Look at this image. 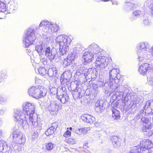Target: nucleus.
<instances>
[{
	"mask_svg": "<svg viewBox=\"0 0 153 153\" xmlns=\"http://www.w3.org/2000/svg\"><path fill=\"white\" fill-rule=\"evenodd\" d=\"M151 69L150 65L148 63H144L139 66L138 71L139 73L143 76L145 75Z\"/></svg>",
	"mask_w": 153,
	"mask_h": 153,
	"instance_id": "7",
	"label": "nucleus"
},
{
	"mask_svg": "<svg viewBox=\"0 0 153 153\" xmlns=\"http://www.w3.org/2000/svg\"><path fill=\"white\" fill-rule=\"evenodd\" d=\"M146 45L145 43L143 42L140 44V50H143L144 51H146Z\"/></svg>",
	"mask_w": 153,
	"mask_h": 153,
	"instance_id": "25",
	"label": "nucleus"
},
{
	"mask_svg": "<svg viewBox=\"0 0 153 153\" xmlns=\"http://www.w3.org/2000/svg\"><path fill=\"white\" fill-rule=\"evenodd\" d=\"M58 99L62 103H64L68 101V97L66 96L60 95Z\"/></svg>",
	"mask_w": 153,
	"mask_h": 153,
	"instance_id": "21",
	"label": "nucleus"
},
{
	"mask_svg": "<svg viewBox=\"0 0 153 153\" xmlns=\"http://www.w3.org/2000/svg\"><path fill=\"white\" fill-rule=\"evenodd\" d=\"M73 60L74 59L71 56H68L67 58L64 60V63L67 66H68L72 63Z\"/></svg>",
	"mask_w": 153,
	"mask_h": 153,
	"instance_id": "18",
	"label": "nucleus"
},
{
	"mask_svg": "<svg viewBox=\"0 0 153 153\" xmlns=\"http://www.w3.org/2000/svg\"><path fill=\"white\" fill-rule=\"evenodd\" d=\"M2 19V18L1 17H0V19Z\"/></svg>",
	"mask_w": 153,
	"mask_h": 153,
	"instance_id": "39",
	"label": "nucleus"
},
{
	"mask_svg": "<svg viewBox=\"0 0 153 153\" xmlns=\"http://www.w3.org/2000/svg\"><path fill=\"white\" fill-rule=\"evenodd\" d=\"M47 93V90L42 86H40L38 87L32 86L28 90V93L29 95L38 99L44 97Z\"/></svg>",
	"mask_w": 153,
	"mask_h": 153,
	"instance_id": "2",
	"label": "nucleus"
},
{
	"mask_svg": "<svg viewBox=\"0 0 153 153\" xmlns=\"http://www.w3.org/2000/svg\"><path fill=\"white\" fill-rule=\"evenodd\" d=\"M65 141L70 144H73L75 143L74 139L71 138H69L68 139H66Z\"/></svg>",
	"mask_w": 153,
	"mask_h": 153,
	"instance_id": "26",
	"label": "nucleus"
},
{
	"mask_svg": "<svg viewBox=\"0 0 153 153\" xmlns=\"http://www.w3.org/2000/svg\"><path fill=\"white\" fill-rule=\"evenodd\" d=\"M2 134V130H0V136Z\"/></svg>",
	"mask_w": 153,
	"mask_h": 153,
	"instance_id": "36",
	"label": "nucleus"
},
{
	"mask_svg": "<svg viewBox=\"0 0 153 153\" xmlns=\"http://www.w3.org/2000/svg\"><path fill=\"white\" fill-rule=\"evenodd\" d=\"M145 21H146V22H148V21L147 20H144V22H145Z\"/></svg>",
	"mask_w": 153,
	"mask_h": 153,
	"instance_id": "37",
	"label": "nucleus"
},
{
	"mask_svg": "<svg viewBox=\"0 0 153 153\" xmlns=\"http://www.w3.org/2000/svg\"><path fill=\"white\" fill-rule=\"evenodd\" d=\"M142 147L146 149H150L153 147V145L151 141L146 140L142 142Z\"/></svg>",
	"mask_w": 153,
	"mask_h": 153,
	"instance_id": "12",
	"label": "nucleus"
},
{
	"mask_svg": "<svg viewBox=\"0 0 153 153\" xmlns=\"http://www.w3.org/2000/svg\"><path fill=\"white\" fill-rule=\"evenodd\" d=\"M109 79L108 82L110 85H112L115 83V79L123 80V77L120 74V70L118 68L114 69L109 72Z\"/></svg>",
	"mask_w": 153,
	"mask_h": 153,
	"instance_id": "4",
	"label": "nucleus"
},
{
	"mask_svg": "<svg viewBox=\"0 0 153 153\" xmlns=\"http://www.w3.org/2000/svg\"><path fill=\"white\" fill-rule=\"evenodd\" d=\"M72 129V128L71 127H70L69 128H67V130L64 133L63 136L65 138L70 137L71 135V131Z\"/></svg>",
	"mask_w": 153,
	"mask_h": 153,
	"instance_id": "20",
	"label": "nucleus"
},
{
	"mask_svg": "<svg viewBox=\"0 0 153 153\" xmlns=\"http://www.w3.org/2000/svg\"><path fill=\"white\" fill-rule=\"evenodd\" d=\"M57 127L56 123H53L52 126L48 128L45 132V134L47 136H50L52 135L56 130Z\"/></svg>",
	"mask_w": 153,
	"mask_h": 153,
	"instance_id": "10",
	"label": "nucleus"
},
{
	"mask_svg": "<svg viewBox=\"0 0 153 153\" xmlns=\"http://www.w3.org/2000/svg\"><path fill=\"white\" fill-rule=\"evenodd\" d=\"M36 50L40 54H42L43 48L42 45L36 46Z\"/></svg>",
	"mask_w": 153,
	"mask_h": 153,
	"instance_id": "23",
	"label": "nucleus"
},
{
	"mask_svg": "<svg viewBox=\"0 0 153 153\" xmlns=\"http://www.w3.org/2000/svg\"><path fill=\"white\" fill-rule=\"evenodd\" d=\"M150 53L152 55L153 57V46H152L151 48Z\"/></svg>",
	"mask_w": 153,
	"mask_h": 153,
	"instance_id": "33",
	"label": "nucleus"
},
{
	"mask_svg": "<svg viewBox=\"0 0 153 153\" xmlns=\"http://www.w3.org/2000/svg\"><path fill=\"white\" fill-rule=\"evenodd\" d=\"M7 9V7L5 3L0 1V12H4L6 11Z\"/></svg>",
	"mask_w": 153,
	"mask_h": 153,
	"instance_id": "19",
	"label": "nucleus"
},
{
	"mask_svg": "<svg viewBox=\"0 0 153 153\" xmlns=\"http://www.w3.org/2000/svg\"><path fill=\"white\" fill-rule=\"evenodd\" d=\"M141 14V12L139 10H136L134 12V14L135 16H139Z\"/></svg>",
	"mask_w": 153,
	"mask_h": 153,
	"instance_id": "30",
	"label": "nucleus"
},
{
	"mask_svg": "<svg viewBox=\"0 0 153 153\" xmlns=\"http://www.w3.org/2000/svg\"><path fill=\"white\" fill-rule=\"evenodd\" d=\"M39 74L42 76H45L48 74V70L43 67H40L38 69Z\"/></svg>",
	"mask_w": 153,
	"mask_h": 153,
	"instance_id": "17",
	"label": "nucleus"
},
{
	"mask_svg": "<svg viewBox=\"0 0 153 153\" xmlns=\"http://www.w3.org/2000/svg\"><path fill=\"white\" fill-rule=\"evenodd\" d=\"M83 148L85 149H87L89 147L88 143H85L83 146Z\"/></svg>",
	"mask_w": 153,
	"mask_h": 153,
	"instance_id": "31",
	"label": "nucleus"
},
{
	"mask_svg": "<svg viewBox=\"0 0 153 153\" xmlns=\"http://www.w3.org/2000/svg\"><path fill=\"white\" fill-rule=\"evenodd\" d=\"M106 62L108 64H111L112 62V59L111 57H108L106 59Z\"/></svg>",
	"mask_w": 153,
	"mask_h": 153,
	"instance_id": "29",
	"label": "nucleus"
},
{
	"mask_svg": "<svg viewBox=\"0 0 153 153\" xmlns=\"http://www.w3.org/2000/svg\"><path fill=\"white\" fill-rule=\"evenodd\" d=\"M149 82H150V83L151 82L153 83V77L151 78L150 80H149Z\"/></svg>",
	"mask_w": 153,
	"mask_h": 153,
	"instance_id": "34",
	"label": "nucleus"
},
{
	"mask_svg": "<svg viewBox=\"0 0 153 153\" xmlns=\"http://www.w3.org/2000/svg\"><path fill=\"white\" fill-rule=\"evenodd\" d=\"M45 54L48 59H51L52 58V54L50 47H48L45 49Z\"/></svg>",
	"mask_w": 153,
	"mask_h": 153,
	"instance_id": "15",
	"label": "nucleus"
},
{
	"mask_svg": "<svg viewBox=\"0 0 153 153\" xmlns=\"http://www.w3.org/2000/svg\"><path fill=\"white\" fill-rule=\"evenodd\" d=\"M48 27V31H51L52 32H56L59 29V26L55 24H50Z\"/></svg>",
	"mask_w": 153,
	"mask_h": 153,
	"instance_id": "14",
	"label": "nucleus"
},
{
	"mask_svg": "<svg viewBox=\"0 0 153 153\" xmlns=\"http://www.w3.org/2000/svg\"><path fill=\"white\" fill-rule=\"evenodd\" d=\"M48 21H42L39 24V26L40 27H43V29H48L49 26L50 25Z\"/></svg>",
	"mask_w": 153,
	"mask_h": 153,
	"instance_id": "16",
	"label": "nucleus"
},
{
	"mask_svg": "<svg viewBox=\"0 0 153 153\" xmlns=\"http://www.w3.org/2000/svg\"><path fill=\"white\" fill-rule=\"evenodd\" d=\"M33 135H36L37 136H38V133L37 132H36H36H35L34 134H33Z\"/></svg>",
	"mask_w": 153,
	"mask_h": 153,
	"instance_id": "35",
	"label": "nucleus"
},
{
	"mask_svg": "<svg viewBox=\"0 0 153 153\" xmlns=\"http://www.w3.org/2000/svg\"><path fill=\"white\" fill-rule=\"evenodd\" d=\"M82 120L89 123H93L95 120V118L89 114H84L81 117Z\"/></svg>",
	"mask_w": 153,
	"mask_h": 153,
	"instance_id": "9",
	"label": "nucleus"
},
{
	"mask_svg": "<svg viewBox=\"0 0 153 153\" xmlns=\"http://www.w3.org/2000/svg\"><path fill=\"white\" fill-rule=\"evenodd\" d=\"M36 39V37L33 32H28L23 41L25 47L27 48L29 47L30 45L32 44Z\"/></svg>",
	"mask_w": 153,
	"mask_h": 153,
	"instance_id": "5",
	"label": "nucleus"
},
{
	"mask_svg": "<svg viewBox=\"0 0 153 153\" xmlns=\"http://www.w3.org/2000/svg\"><path fill=\"white\" fill-rule=\"evenodd\" d=\"M71 40L68 36L61 35L58 36L56 39V42L60 48L68 47L70 45Z\"/></svg>",
	"mask_w": 153,
	"mask_h": 153,
	"instance_id": "3",
	"label": "nucleus"
},
{
	"mask_svg": "<svg viewBox=\"0 0 153 153\" xmlns=\"http://www.w3.org/2000/svg\"><path fill=\"white\" fill-rule=\"evenodd\" d=\"M4 3H5V4L6 5L7 4H10V5L13 4L14 3V2L13 0H4Z\"/></svg>",
	"mask_w": 153,
	"mask_h": 153,
	"instance_id": "27",
	"label": "nucleus"
},
{
	"mask_svg": "<svg viewBox=\"0 0 153 153\" xmlns=\"http://www.w3.org/2000/svg\"><path fill=\"white\" fill-rule=\"evenodd\" d=\"M94 54L91 51L85 52L83 55V58L85 62H90L92 61L94 59Z\"/></svg>",
	"mask_w": 153,
	"mask_h": 153,
	"instance_id": "8",
	"label": "nucleus"
},
{
	"mask_svg": "<svg viewBox=\"0 0 153 153\" xmlns=\"http://www.w3.org/2000/svg\"><path fill=\"white\" fill-rule=\"evenodd\" d=\"M82 129V128H79L75 130V132L78 134L80 135L82 134V131L81 130Z\"/></svg>",
	"mask_w": 153,
	"mask_h": 153,
	"instance_id": "28",
	"label": "nucleus"
},
{
	"mask_svg": "<svg viewBox=\"0 0 153 153\" xmlns=\"http://www.w3.org/2000/svg\"><path fill=\"white\" fill-rule=\"evenodd\" d=\"M54 144L51 142L45 143V146L47 150L50 151L53 148Z\"/></svg>",
	"mask_w": 153,
	"mask_h": 153,
	"instance_id": "22",
	"label": "nucleus"
},
{
	"mask_svg": "<svg viewBox=\"0 0 153 153\" xmlns=\"http://www.w3.org/2000/svg\"><path fill=\"white\" fill-rule=\"evenodd\" d=\"M111 111L112 112V115L114 119L116 120L120 118V114L119 111L114 107H112Z\"/></svg>",
	"mask_w": 153,
	"mask_h": 153,
	"instance_id": "11",
	"label": "nucleus"
},
{
	"mask_svg": "<svg viewBox=\"0 0 153 153\" xmlns=\"http://www.w3.org/2000/svg\"><path fill=\"white\" fill-rule=\"evenodd\" d=\"M102 1H105V0H101Z\"/></svg>",
	"mask_w": 153,
	"mask_h": 153,
	"instance_id": "38",
	"label": "nucleus"
},
{
	"mask_svg": "<svg viewBox=\"0 0 153 153\" xmlns=\"http://www.w3.org/2000/svg\"><path fill=\"white\" fill-rule=\"evenodd\" d=\"M82 130H81L82 132V134H87L88 132L90 131V127H83L82 128Z\"/></svg>",
	"mask_w": 153,
	"mask_h": 153,
	"instance_id": "24",
	"label": "nucleus"
},
{
	"mask_svg": "<svg viewBox=\"0 0 153 153\" xmlns=\"http://www.w3.org/2000/svg\"><path fill=\"white\" fill-rule=\"evenodd\" d=\"M120 138L116 136H113L111 138L112 144L114 146V147L120 145Z\"/></svg>",
	"mask_w": 153,
	"mask_h": 153,
	"instance_id": "13",
	"label": "nucleus"
},
{
	"mask_svg": "<svg viewBox=\"0 0 153 153\" xmlns=\"http://www.w3.org/2000/svg\"><path fill=\"white\" fill-rule=\"evenodd\" d=\"M13 140L17 143L21 144L25 142V139L22 134L19 132L14 131L13 133Z\"/></svg>",
	"mask_w": 153,
	"mask_h": 153,
	"instance_id": "6",
	"label": "nucleus"
},
{
	"mask_svg": "<svg viewBox=\"0 0 153 153\" xmlns=\"http://www.w3.org/2000/svg\"><path fill=\"white\" fill-rule=\"evenodd\" d=\"M144 120H143V123H148L149 121L148 120H147L146 118H144Z\"/></svg>",
	"mask_w": 153,
	"mask_h": 153,
	"instance_id": "32",
	"label": "nucleus"
},
{
	"mask_svg": "<svg viewBox=\"0 0 153 153\" xmlns=\"http://www.w3.org/2000/svg\"><path fill=\"white\" fill-rule=\"evenodd\" d=\"M23 113L21 114L19 111H17L14 114V117L16 120L21 121L23 119H26L29 117L30 123L32 125L35 123L37 118L33 116L35 113V109L32 104L27 102L24 104L23 105Z\"/></svg>",
	"mask_w": 153,
	"mask_h": 153,
	"instance_id": "1",
	"label": "nucleus"
}]
</instances>
